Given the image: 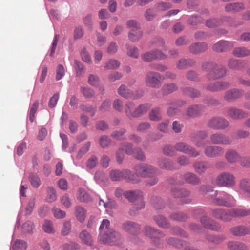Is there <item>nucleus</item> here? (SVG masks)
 <instances>
[{
    "instance_id": "37998d69",
    "label": "nucleus",
    "mask_w": 250,
    "mask_h": 250,
    "mask_svg": "<svg viewBox=\"0 0 250 250\" xmlns=\"http://www.w3.org/2000/svg\"><path fill=\"white\" fill-rule=\"evenodd\" d=\"M161 109L159 107L152 109L149 113V119L151 121H158L161 119Z\"/></svg>"
},
{
    "instance_id": "bb28decb",
    "label": "nucleus",
    "mask_w": 250,
    "mask_h": 250,
    "mask_svg": "<svg viewBox=\"0 0 250 250\" xmlns=\"http://www.w3.org/2000/svg\"><path fill=\"white\" fill-rule=\"evenodd\" d=\"M242 94V90L234 89L227 91L225 93L224 98L228 101H232L239 98Z\"/></svg>"
},
{
    "instance_id": "69168bd1",
    "label": "nucleus",
    "mask_w": 250,
    "mask_h": 250,
    "mask_svg": "<svg viewBox=\"0 0 250 250\" xmlns=\"http://www.w3.org/2000/svg\"><path fill=\"white\" fill-rule=\"evenodd\" d=\"M228 65L231 69H239L241 68L242 62H238L237 60L230 59L228 62Z\"/></svg>"
},
{
    "instance_id": "c9c22d12",
    "label": "nucleus",
    "mask_w": 250,
    "mask_h": 250,
    "mask_svg": "<svg viewBox=\"0 0 250 250\" xmlns=\"http://www.w3.org/2000/svg\"><path fill=\"white\" fill-rule=\"evenodd\" d=\"M79 237L84 244L89 246L92 245L93 239L92 236L86 230L81 232L79 235Z\"/></svg>"
},
{
    "instance_id": "9d476101",
    "label": "nucleus",
    "mask_w": 250,
    "mask_h": 250,
    "mask_svg": "<svg viewBox=\"0 0 250 250\" xmlns=\"http://www.w3.org/2000/svg\"><path fill=\"white\" fill-rule=\"evenodd\" d=\"M144 234L148 237L155 245H159L161 243V239L165 236L164 233L153 227L146 226L144 228Z\"/></svg>"
},
{
    "instance_id": "58836bf2",
    "label": "nucleus",
    "mask_w": 250,
    "mask_h": 250,
    "mask_svg": "<svg viewBox=\"0 0 250 250\" xmlns=\"http://www.w3.org/2000/svg\"><path fill=\"white\" fill-rule=\"evenodd\" d=\"M142 32L138 29H131L128 34L129 39L132 42L138 41L142 36Z\"/></svg>"
},
{
    "instance_id": "bf43d9fd",
    "label": "nucleus",
    "mask_w": 250,
    "mask_h": 250,
    "mask_svg": "<svg viewBox=\"0 0 250 250\" xmlns=\"http://www.w3.org/2000/svg\"><path fill=\"white\" fill-rule=\"evenodd\" d=\"M170 218L176 221H184L187 219L188 216L181 212L174 213L170 215Z\"/></svg>"
},
{
    "instance_id": "2f4dec72",
    "label": "nucleus",
    "mask_w": 250,
    "mask_h": 250,
    "mask_svg": "<svg viewBox=\"0 0 250 250\" xmlns=\"http://www.w3.org/2000/svg\"><path fill=\"white\" fill-rule=\"evenodd\" d=\"M157 225L162 228L167 229L170 227V223L165 217L162 215H155L153 217Z\"/></svg>"
},
{
    "instance_id": "4be33fe9",
    "label": "nucleus",
    "mask_w": 250,
    "mask_h": 250,
    "mask_svg": "<svg viewBox=\"0 0 250 250\" xmlns=\"http://www.w3.org/2000/svg\"><path fill=\"white\" fill-rule=\"evenodd\" d=\"M230 84L226 82H218L210 83L207 86V89L211 91H218L229 87Z\"/></svg>"
},
{
    "instance_id": "338daca9",
    "label": "nucleus",
    "mask_w": 250,
    "mask_h": 250,
    "mask_svg": "<svg viewBox=\"0 0 250 250\" xmlns=\"http://www.w3.org/2000/svg\"><path fill=\"white\" fill-rule=\"evenodd\" d=\"M65 74V69L62 65H58L56 69V80H61Z\"/></svg>"
},
{
    "instance_id": "ddd939ff",
    "label": "nucleus",
    "mask_w": 250,
    "mask_h": 250,
    "mask_svg": "<svg viewBox=\"0 0 250 250\" xmlns=\"http://www.w3.org/2000/svg\"><path fill=\"white\" fill-rule=\"evenodd\" d=\"M229 122L221 117L211 118L208 122V126L216 130L225 129L229 126Z\"/></svg>"
},
{
    "instance_id": "aec40b11",
    "label": "nucleus",
    "mask_w": 250,
    "mask_h": 250,
    "mask_svg": "<svg viewBox=\"0 0 250 250\" xmlns=\"http://www.w3.org/2000/svg\"><path fill=\"white\" fill-rule=\"evenodd\" d=\"M208 48V44L205 42H195L189 46V50L192 54H197L205 52Z\"/></svg>"
},
{
    "instance_id": "680f3d73",
    "label": "nucleus",
    "mask_w": 250,
    "mask_h": 250,
    "mask_svg": "<svg viewBox=\"0 0 250 250\" xmlns=\"http://www.w3.org/2000/svg\"><path fill=\"white\" fill-rule=\"evenodd\" d=\"M132 147L133 145L129 142H125L121 145V148L123 150L125 149L126 154L130 155H132L133 153Z\"/></svg>"
},
{
    "instance_id": "b1692460",
    "label": "nucleus",
    "mask_w": 250,
    "mask_h": 250,
    "mask_svg": "<svg viewBox=\"0 0 250 250\" xmlns=\"http://www.w3.org/2000/svg\"><path fill=\"white\" fill-rule=\"evenodd\" d=\"M183 178L185 182L193 185H198L200 183L201 180L195 174L191 172L185 173Z\"/></svg>"
},
{
    "instance_id": "a878e982",
    "label": "nucleus",
    "mask_w": 250,
    "mask_h": 250,
    "mask_svg": "<svg viewBox=\"0 0 250 250\" xmlns=\"http://www.w3.org/2000/svg\"><path fill=\"white\" fill-rule=\"evenodd\" d=\"M193 167L197 173L201 174L210 167V164L204 161L196 162L193 164Z\"/></svg>"
},
{
    "instance_id": "052dcab7",
    "label": "nucleus",
    "mask_w": 250,
    "mask_h": 250,
    "mask_svg": "<svg viewBox=\"0 0 250 250\" xmlns=\"http://www.w3.org/2000/svg\"><path fill=\"white\" fill-rule=\"evenodd\" d=\"M79 248V244L73 242L64 244L61 247L62 250H75Z\"/></svg>"
},
{
    "instance_id": "9b49d317",
    "label": "nucleus",
    "mask_w": 250,
    "mask_h": 250,
    "mask_svg": "<svg viewBox=\"0 0 250 250\" xmlns=\"http://www.w3.org/2000/svg\"><path fill=\"white\" fill-rule=\"evenodd\" d=\"M171 194L174 197L179 198L182 204H189L192 202L190 192L185 189L174 187L171 189Z\"/></svg>"
},
{
    "instance_id": "c03bdc74",
    "label": "nucleus",
    "mask_w": 250,
    "mask_h": 250,
    "mask_svg": "<svg viewBox=\"0 0 250 250\" xmlns=\"http://www.w3.org/2000/svg\"><path fill=\"white\" fill-rule=\"evenodd\" d=\"M159 165L160 167L166 169H172L174 168L173 163L167 159H161L159 161Z\"/></svg>"
},
{
    "instance_id": "f03ea898",
    "label": "nucleus",
    "mask_w": 250,
    "mask_h": 250,
    "mask_svg": "<svg viewBox=\"0 0 250 250\" xmlns=\"http://www.w3.org/2000/svg\"><path fill=\"white\" fill-rule=\"evenodd\" d=\"M110 222L107 219H104L100 226V233L98 239L104 244L119 245L122 242L121 234L109 228Z\"/></svg>"
},
{
    "instance_id": "f3484780",
    "label": "nucleus",
    "mask_w": 250,
    "mask_h": 250,
    "mask_svg": "<svg viewBox=\"0 0 250 250\" xmlns=\"http://www.w3.org/2000/svg\"><path fill=\"white\" fill-rule=\"evenodd\" d=\"M167 57V55L158 50L146 52L142 56V59L145 62H151L155 59L163 60Z\"/></svg>"
},
{
    "instance_id": "dca6fc26",
    "label": "nucleus",
    "mask_w": 250,
    "mask_h": 250,
    "mask_svg": "<svg viewBox=\"0 0 250 250\" xmlns=\"http://www.w3.org/2000/svg\"><path fill=\"white\" fill-rule=\"evenodd\" d=\"M122 228L128 234L134 236L139 233L140 226L135 222L131 221H127L122 224Z\"/></svg>"
},
{
    "instance_id": "c85d7f7f",
    "label": "nucleus",
    "mask_w": 250,
    "mask_h": 250,
    "mask_svg": "<svg viewBox=\"0 0 250 250\" xmlns=\"http://www.w3.org/2000/svg\"><path fill=\"white\" fill-rule=\"evenodd\" d=\"M230 232L235 236H243L250 233V229L244 226H237L232 228Z\"/></svg>"
},
{
    "instance_id": "2eb2a0df",
    "label": "nucleus",
    "mask_w": 250,
    "mask_h": 250,
    "mask_svg": "<svg viewBox=\"0 0 250 250\" xmlns=\"http://www.w3.org/2000/svg\"><path fill=\"white\" fill-rule=\"evenodd\" d=\"M118 93L121 96L126 99H137L142 97L143 95V92L142 91H139L137 93L134 94L132 91L128 89L125 84H122L119 87L118 89Z\"/></svg>"
},
{
    "instance_id": "a19ab883",
    "label": "nucleus",
    "mask_w": 250,
    "mask_h": 250,
    "mask_svg": "<svg viewBox=\"0 0 250 250\" xmlns=\"http://www.w3.org/2000/svg\"><path fill=\"white\" fill-rule=\"evenodd\" d=\"M233 54L237 57H243L250 54V50L245 47H237L233 51Z\"/></svg>"
},
{
    "instance_id": "09e8293b",
    "label": "nucleus",
    "mask_w": 250,
    "mask_h": 250,
    "mask_svg": "<svg viewBox=\"0 0 250 250\" xmlns=\"http://www.w3.org/2000/svg\"><path fill=\"white\" fill-rule=\"evenodd\" d=\"M27 247L26 242L22 240H17L13 245V250H25Z\"/></svg>"
},
{
    "instance_id": "f8f14e48",
    "label": "nucleus",
    "mask_w": 250,
    "mask_h": 250,
    "mask_svg": "<svg viewBox=\"0 0 250 250\" xmlns=\"http://www.w3.org/2000/svg\"><path fill=\"white\" fill-rule=\"evenodd\" d=\"M175 148L176 151L189 154L192 157H196L200 154L195 148L184 142H179L176 143Z\"/></svg>"
},
{
    "instance_id": "c756f323",
    "label": "nucleus",
    "mask_w": 250,
    "mask_h": 250,
    "mask_svg": "<svg viewBox=\"0 0 250 250\" xmlns=\"http://www.w3.org/2000/svg\"><path fill=\"white\" fill-rule=\"evenodd\" d=\"M195 64V61L191 59H181L176 63V67L179 69H185Z\"/></svg>"
},
{
    "instance_id": "6ab92c4d",
    "label": "nucleus",
    "mask_w": 250,
    "mask_h": 250,
    "mask_svg": "<svg viewBox=\"0 0 250 250\" xmlns=\"http://www.w3.org/2000/svg\"><path fill=\"white\" fill-rule=\"evenodd\" d=\"M204 153L207 157H216L222 155L224 153V149L220 146H209L205 148Z\"/></svg>"
},
{
    "instance_id": "864d4df0",
    "label": "nucleus",
    "mask_w": 250,
    "mask_h": 250,
    "mask_svg": "<svg viewBox=\"0 0 250 250\" xmlns=\"http://www.w3.org/2000/svg\"><path fill=\"white\" fill-rule=\"evenodd\" d=\"M99 143L103 148H106L110 146L111 140L108 136L104 135L100 137Z\"/></svg>"
},
{
    "instance_id": "473e14b6",
    "label": "nucleus",
    "mask_w": 250,
    "mask_h": 250,
    "mask_svg": "<svg viewBox=\"0 0 250 250\" xmlns=\"http://www.w3.org/2000/svg\"><path fill=\"white\" fill-rule=\"evenodd\" d=\"M75 215L78 221L83 222L86 215V210L81 206H76L75 209Z\"/></svg>"
},
{
    "instance_id": "774afa93",
    "label": "nucleus",
    "mask_w": 250,
    "mask_h": 250,
    "mask_svg": "<svg viewBox=\"0 0 250 250\" xmlns=\"http://www.w3.org/2000/svg\"><path fill=\"white\" fill-rule=\"evenodd\" d=\"M98 164V159L95 156H92L89 158L86 163L87 167L88 168L92 169L96 167Z\"/></svg>"
},
{
    "instance_id": "3c124183",
    "label": "nucleus",
    "mask_w": 250,
    "mask_h": 250,
    "mask_svg": "<svg viewBox=\"0 0 250 250\" xmlns=\"http://www.w3.org/2000/svg\"><path fill=\"white\" fill-rule=\"evenodd\" d=\"M29 178L31 184L33 188H38L41 185V180L37 175L31 174Z\"/></svg>"
},
{
    "instance_id": "5fc2aeb1",
    "label": "nucleus",
    "mask_w": 250,
    "mask_h": 250,
    "mask_svg": "<svg viewBox=\"0 0 250 250\" xmlns=\"http://www.w3.org/2000/svg\"><path fill=\"white\" fill-rule=\"evenodd\" d=\"M39 106V102L36 101L33 104L29 112V120L33 122L34 121L35 114H36L37 110Z\"/></svg>"
},
{
    "instance_id": "13d9d810",
    "label": "nucleus",
    "mask_w": 250,
    "mask_h": 250,
    "mask_svg": "<svg viewBox=\"0 0 250 250\" xmlns=\"http://www.w3.org/2000/svg\"><path fill=\"white\" fill-rule=\"evenodd\" d=\"M90 145V142H87L83 145V146L80 149L77 155V158L78 159L82 158V157L88 151Z\"/></svg>"
},
{
    "instance_id": "de8ad7c7",
    "label": "nucleus",
    "mask_w": 250,
    "mask_h": 250,
    "mask_svg": "<svg viewBox=\"0 0 250 250\" xmlns=\"http://www.w3.org/2000/svg\"><path fill=\"white\" fill-rule=\"evenodd\" d=\"M240 187L244 191L250 194V179H244L240 183Z\"/></svg>"
},
{
    "instance_id": "20e7f679",
    "label": "nucleus",
    "mask_w": 250,
    "mask_h": 250,
    "mask_svg": "<svg viewBox=\"0 0 250 250\" xmlns=\"http://www.w3.org/2000/svg\"><path fill=\"white\" fill-rule=\"evenodd\" d=\"M202 69L208 71V78L209 80H215L220 79L226 75V70L225 68L218 66L212 62H205L202 64Z\"/></svg>"
},
{
    "instance_id": "39448f33",
    "label": "nucleus",
    "mask_w": 250,
    "mask_h": 250,
    "mask_svg": "<svg viewBox=\"0 0 250 250\" xmlns=\"http://www.w3.org/2000/svg\"><path fill=\"white\" fill-rule=\"evenodd\" d=\"M134 177V174L130 170L126 169L122 171L116 169L112 170L109 174V177L113 181H119L125 179L128 182L137 183L139 180Z\"/></svg>"
},
{
    "instance_id": "1a4fd4ad",
    "label": "nucleus",
    "mask_w": 250,
    "mask_h": 250,
    "mask_svg": "<svg viewBox=\"0 0 250 250\" xmlns=\"http://www.w3.org/2000/svg\"><path fill=\"white\" fill-rule=\"evenodd\" d=\"M215 182L220 187H231L235 184V178L232 174L224 172L216 177Z\"/></svg>"
},
{
    "instance_id": "a18cd8bd",
    "label": "nucleus",
    "mask_w": 250,
    "mask_h": 250,
    "mask_svg": "<svg viewBox=\"0 0 250 250\" xmlns=\"http://www.w3.org/2000/svg\"><path fill=\"white\" fill-rule=\"evenodd\" d=\"M163 152L167 156H173L176 152L175 145L174 146L171 145H166L163 148Z\"/></svg>"
},
{
    "instance_id": "603ef678",
    "label": "nucleus",
    "mask_w": 250,
    "mask_h": 250,
    "mask_svg": "<svg viewBox=\"0 0 250 250\" xmlns=\"http://www.w3.org/2000/svg\"><path fill=\"white\" fill-rule=\"evenodd\" d=\"M166 241L167 244L172 245L177 248H180L184 245L180 240L172 237L167 239Z\"/></svg>"
},
{
    "instance_id": "423d86ee",
    "label": "nucleus",
    "mask_w": 250,
    "mask_h": 250,
    "mask_svg": "<svg viewBox=\"0 0 250 250\" xmlns=\"http://www.w3.org/2000/svg\"><path fill=\"white\" fill-rule=\"evenodd\" d=\"M135 174L134 178L138 179L140 181L139 177H146L153 175L156 172V170L151 165L146 163H141L136 165L134 167Z\"/></svg>"
},
{
    "instance_id": "8fccbe9b",
    "label": "nucleus",
    "mask_w": 250,
    "mask_h": 250,
    "mask_svg": "<svg viewBox=\"0 0 250 250\" xmlns=\"http://www.w3.org/2000/svg\"><path fill=\"white\" fill-rule=\"evenodd\" d=\"M74 67L77 77H80L84 73V66L80 62L75 60L74 62Z\"/></svg>"
},
{
    "instance_id": "4d7b16f0",
    "label": "nucleus",
    "mask_w": 250,
    "mask_h": 250,
    "mask_svg": "<svg viewBox=\"0 0 250 250\" xmlns=\"http://www.w3.org/2000/svg\"><path fill=\"white\" fill-rule=\"evenodd\" d=\"M119 66L120 62L118 61L110 60L106 62L104 68L107 69H117Z\"/></svg>"
},
{
    "instance_id": "4468645a",
    "label": "nucleus",
    "mask_w": 250,
    "mask_h": 250,
    "mask_svg": "<svg viewBox=\"0 0 250 250\" xmlns=\"http://www.w3.org/2000/svg\"><path fill=\"white\" fill-rule=\"evenodd\" d=\"M210 139L211 142L214 144L229 145L232 142V140L229 137L219 133L212 134Z\"/></svg>"
},
{
    "instance_id": "e433bc0d",
    "label": "nucleus",
    "mask_w": 250,
    "mask_h": 250,
    "mask_svg": "<svg viewBox=\"0 0 250 250\" xmlns=\"http://www.w3.org/2000/svg\"><path fill=\"white\" fill-rule=\"evenodd\" d=\"M182 92L185 95L192 98L198 97L200 95V92L192 87H185L182 89Z\"/></svg>"
},
{
    "instance_id": "7c9ffc66",
    "label": "nucleus",
    "mask_w": 250,
    "mask_h": 250,
    "mask_svg": "<svg viewBox=\"0 0 250 250\" xmlns=\"http://www.w3.org/2000/svg\"><path fill=\"white\" fill-rule=\"evenodd\" d=\"M202 107L199 105H192L187 110L186 115L190 118H194L198 116L202 111Z\"/></svg>"
},
{
    "instance_id": "393cba45",
    "label": "nucleus",
    "mask_w": 250,
    "mask_h": 250,
    "mask_svg": "<svg viewBox=\"0 0 250 250\" xmlns=\"http://www.w3.org/2000/svg\"><path fill=\"white\" fill-rule=\"evenodd\" d=\"M125 112L126 116L131 119L136 118V107L132 102H127L125 106Z\"/></svg>"
},
{
    "instance_id": "5701e85b",
    "label": "nucleus",
    "mask_w": 250,
    "mask_h": 250,
    "mask_svg": "<svg viewBox=\"0 0 250 250\" xmlns=\"http://www.w3.org/2000/svg\"><path fill=\"white\" fill-rule=\"evenodd\" d=\"M225 158L228 163H235L241 158V157L236 150L229 149L226 151Z\"/></svg>"
},
{
    "instance_id": "0e129e2a",
    "label": "nucleus",
    "mask_w": 250,
    "mask_h": 250,
    "mask_svg": "<svg viewBox=\"0 0 250 250\" xmlns=\"http://www.w3.org/2000/svg\"><path fill=\"white\" fill-rule=\"evenodd\" d=\"M133 157L140 161H145L146 157L143 151L139 148L135 149L132 154Z\"/></svg>"
},
{
    "instance_id": "49530a36",
    "label": "nucleus",
    "mask_w": 250,
    "mask_h": 250,
    "mask_svg": "<svg viewBox=\"0 0 250 250\" xmlns=\"http://www.w3.org/2000/svg\"><path fill=\"white\" fill-rule=\"evenodd\" d=\"M57 199L56 192L53 187H49L47 189L46 199L49 202H52Z\"/></svg>"
},
{
    "instance_id": "f257e3e1",
    "label": "nucleus",
    "mask_w": 250,
    "mask_h": 250,
    "mask_svg": "<svg viewBox=\"0 0 250 250\" xmlns=\"http://www.w3.org/2000/svg\"><path fill=\"white\" fill-rule=\"evenodd\" d=\"M200 190L210 197L212 203L217 205L230 207L235 204V201L231 195L225 192L215 191L210 186L202 185Z\"/></svg>"
},
{
    "instance_id": "6e6552de",
    "label": "nucleus",
    "mask_w": 250,
    "mask_h": 250,
    "mask_svg": "<svg viewBox=\"0 0 250 250\" xmlns=\"http://www.w3.org/2000/svg\"><path fill=\"white\" fill-rule=\"evenodd\" d=\"M124 195L130 202H135L137 210L141 209L145 207L143 200L142 193L140 190H130L124 193Z\"/></svg>"
},
{
    "instance_id": "4c0bfd02",
    "label": "nucleus",
    "mask_w": 250,
    "mask_h": 250,
    "mask_svg": "<svg viewBox=\"0 0 250 250\" xmlns=\"http://www.w3.org/2000/svg\"><path fill=\"white\" fill-rule=\"evenodd\" d=\"M77 198L81 202H88L91 200V198L88 193L85 190L81 188L79 189Z\"/></svg>"
},
{
    "instance_id": "0eeeda50",
    "label": "nucleus",
    "mask_w": 250,
    "mask_h": 250,
    "mask_svg": "<svg viewBox=\"0 0 250 250\" xmlns=\"http://www.w3.org/2000/svg\"><path fill=\"white\" fill-rule=\"evenodd\" d=\"M164 79L159 73L149 71L146 75L145 82L147 86L158 88L161 86Z\"/></svg>"
},
{
    "instance_id": "6e6d98bb",
    "label": "nucleus",
    "mask_w": 250,
    "mask_h": 250,
    "mask_svg": "<svg viewBox=\"0 0 250 250\" xmlns=\"http://www.w3.org/2000/svg\"><path fill=\"white\" fill-rule=\"evenodd\" d=\"M42 229L45 232L53 233L54 228L52 223L48 220H45L42 225Z\"/></svg>"
},
{
    "instance_id": "ea45409f",
    "label": "nucleus",
    "mask_w": 250,
    "mask_h": 250,
    "mask_svg": "<svg viewBox=\"0 0 250 250\" xmlns=\"http://www.w3.org/2000/svg\"><path fill=\"white\" fill-rule=\"evenodd\" d=\"M151 107L150 104H144L136 107V118L139 117L145 114Z\"/></svg>"
},
{
    "instance_id": "e2e57ef3",
    "label": "nucleus",
    "mask_w": 250,
    "mask_h": 250,
    "mask_svg": "<svg viewBox=\"0 0 250 250\" xmlns=\"http://www.w3.org/2000/svg\"><path fill=\"white\" fill-rule=\"evenodd\" d=\"M206 238L208 241L216 244L220 243L225 240V237L222 235H207Z\"/></svg>"
},
{
    "instance_id": "412c9836",
    "label": "nucleus",
    "mask_w": 250,
    "mask_h": 250,
    "mask_svg": "<svg viewBox=\"0 0 250 250\" xmlns=\"http://www.w3.org/2000/svg\"><path fill=\"white\" fill-rule=\"evenodd\" d=\"M201 224L207 229L213 230H218L220 229V226L217 223L209 220L207 216H204L200 219Z\"/></svg>"
},
{
    "instance_id": "72a5a7b5",
    "label": "nucleus",
    "mask_w": 250,
    "mask_h": 250,
    "mask_svg": "<svg viewBox=\"0 0 250 250\" xmlns=\"http://www.w3.org/2000/svg\"><path fill=\"white\" fill-rule=\"evenodd\" d=\"M245 6L242 3H234L227 4L225 6L227 12H236L244 10Z\"/></svg>"
},
{
    "instance_id": "7ed1b4c3",
    "label": "nucleus",
    "mask_w": 250,
    "mask_h": 250,
    "mask_svg": "<svg viewBox=\"0 0 250 250\" xmlns=\"http://www.w3.org/2000/svg\"><path fill=\"white\" fill-rule=\"evenodd\" d=\"M250 214V209H232L226 212L222 208L213 209L212 216L223 221H229L234 217H243Z\"/></svg>"
},
{
    "instance_id": "79ce46f5",
    "label": "nucleus",
    "mask_w": 250,
    "mask_h": 250,
    "mask_svg": "<svg viewBox=\"0 0 250 250\" xmlns=\"http://www.w3.org/2000/svg\"><path fill=\"white\" fill-rule=\"evenodd\" d=\"M178 89V86L175 83H170L165 84L162 88V91L165 94L172 93Z\"/></svg>"
},
{
    "instance_id": "a211bd4d",
    "label": "nucleus",
    "mask_w": 250,
    "mask_h": 250,
    "mask_svg": "<svg viewBox=\"0 0 250 250\" xmlns=\"http://www.w3.org/2000/svg\"><path fill=\"white\" fill-rule=\"evenodd\" d=\"M233 46V42L220 41L213 45L212 49L216 52H222L230 50Z\"/></svg>"
},
{
    "instance_id": "f704fd0d",
    "label": "nucleus",
    "mask_w": 250,
    "mask_h": 250,
    "mask_svg": "<svg viewBox=\"0 0 250 250\" xmlns=\"http://www.w3.org/2000/svg\"><path fill=\"white\" fill-rule=\"evenodd\" d=\"M228 247L231 250H248L245 244L237 241L229 242L228 243Z\"/></svg>"
},
{
    "instance_id": "cd10ccee",
    "label": "nucleus",
    "mask_w": 250,
    "mask_h": 250,
    "mask_svg": "<svg viewBox=\"0 0 250 250\" xmlns=\"http://www.w3.org/2000/svg\"><path fill=\"white\" fill-rule=\"evenodd\" d=\"M228 115L233 119H239L247 117V114L240 109L231 108L228 110Z\"/></svg>"
}]
</instances>
